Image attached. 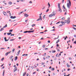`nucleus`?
Listing matches in <instances>:
<instances>
[{"instance_id":"nucleus-24","label":"nucleus","mask_w":76,"mask_h":76,"mask_svg":"<svg viewBox=\"0 0 76 76\" xmlns=\"http://www.w3.org/2000/svg\"><path fill=\"white\" fill-rule=\"evenodd\" d=\"M9 4H12V3L11 2H9Z\"/></svg>"},{"instance_id":"nucleus-16","label":"nucleus","mask_w":76,"mask_h":76,"mask_svg":"<svg viewBox=\"0 0 76 76\" xmlns=\"http://www.w3.org/2000/svg\"><path fill=\"white\" fill-rule=\"evenodd\" d=\"M17 59H18V57L17 56H16L15 58V61L17 60Z\"/></svg>"},{"instance_id":"nucleus-51","label":"nucleus","mask_w":76,"mask_h":76,"mask_svg":"<svg viewBox=\"0 0 76 76\" xmlns=\"http://www.w3.org/2000/svg\"><path fill=\"white\" fill-rule=\"evenodd\" d=\"M48 43H50V40H48Z\"/></svg>"},{"instance_id":"nucleus-20","label":"nucleus","mask_w":76,"mask_h":76,"mask_svg":"<svg viewBox=\"0 0 76 76\" xmlns=\"http://www.w3.org/2000/svg\"><path fill=\"white\" fill-rule=\"evenodd\" d=\"M13 56H11V57H10V60H11V59H12V58H13Z\"/></svg>"},{"instance_id":"nucleus-53","label":"nucleus","mask_w":76,"mask_h":76,"mask_svg":"<svg viewBox=\"0 0 76 76\" xmlns=\"http://www.w3.org/2000/svg\"><path fill=\"white\" fill-rule=\"evenodd\" d=\"M44 33V32H40V34H43Z\"/></svg>"},{"instance_id":"nucleus-18","label":"nucleus","mask_w":76,"mask_h":76,"mask_svg":"<svg viewBox=\"0 0 76 76\" xmlns=\"http://www.w3.org/2000/svg\"><path fill=\"white\" fill-rule=\"evenodd\" d=\"M7 24H6L5 26H4L3 28H6V27H7Z\"/></svg>"},{"instance_id":"nucleus-26","label":"nucleus","mask_w":76,"mask_h":76,"mask_svg":"<svg viewBox=\"0 0 76 76\" xmlns=\"http://www.w3.org/2000/svg\"><path fill=\"white\" fill-rule=\"evenodd\" d=\"M51 70H53V71H54V68H52Z\"/></svg>"},{"instance_id":"nucleus-29","label":"nucleus","mask_w":76,"mask_h":76,"mask_svg":"<svg viewBox=\"0 0 76 76\" xmlns=\"http://www.w3.org/2000/svg\"><path fill=\"white\" fill-rule=\"evenodd\" d=\"M67 66L68 67H70V65L69 64H67Z\"/></svg>"},{"instance_id":"nucleus-13","label":"nucleus","mask_w":76,"mask_h":76,"mask_svg":"<svg viewBox=\"0 0 76 76\" xmlns=\"http://www.w3.org/2000/svg\"><path fill=\"white\" fill-rule=\"evenodd\" d=\"M20 50H19L18 52H17V56H18V55H19V53H20Z\"/></svg>"},{"instance_id":"nucleus-28","label":"nucleus","mask_w":76,"mask_h":76,"mask_svg":"<svg viewBox=\"0 0 76 76\" xmlns=\"http://www.w3.org/2000/svg\"><path fill=\"white\" fill-rule=\"evenodd\" d=\"M12 31H13V29H12V30H10L9 31V32H12Z\"/></svg>"},{"instance_id":"nucleus-31","label":"nucleus","mask_w":76,"mask_h":76,"mask_svg":"<svg viewBox=\"0 0 76 76\" xmlns=\"http://www.w3.org/2000/svg\"><path fill=\"white\" fill-rule=\"evenodd\" d=\"M34 31V30L31 31H30V33H33Z\"/></svg>"},{"instance_id":"nucleus-23","label":"nucleus","mask_w":76,"mask_h":76,"mask_svg":"<svg viewBox=\"0 0 76 76\" xmlns=\"http://www.w3.org/2000/svg\"><path fill=\"white\" fill-rule=\"evenodd\" d=\"M52 53H55L56 52V51L55 50H53L52 51Z\"/></svg>"},{"instance_id":"nucleus-1","label":"nucleus","mask_w":76,"mask_h":76,"mask_svg":"<svg viewBox=\"0 0 76 76\" xmlns=\"http://www.w3.org/2000/svg\"><path fill=\"white\" fill-rule=\"evenodd\" d=\"M70 6H71V2H70V1L69 0V2L67 4V7L68 9H70Z\"/></svg>"},{"instance_id":"nucleus-21","label":"nucleus","mask_w":76,"mask_h":76,"mask_svg":"<svg viewBox=\"0 0 76 76\" xmlns=\"http://www.w3.org/2000/svg\"><path fill=\"white\" fill-rule=\"evenodd\" d=\"M15 48H13L12 49V53H14L15 52Z\"/></svg>"},{"instance_id":"nucleus-27","label":"nucleus","mask_w":76,"mask_h":76,"mask_svg":"<svg viewBox=\"0 0 76 76\" xmlns=\"http://www.w3.org/2000/svg\"><path fill=\"white\" fill-rule=\"evenodd\" d=\"M4 28H1V29H0V31H3V30L4 29H3Z\"/></svg>"},{"instance_id":"nucleus-62","label":"nucleus","mask_w":76,"mask_h":76,"mask_svg":"<svg viewBox=\"0 0 76 76\" xmlns=\"http://www.w3.org/2000/svg\"><path fill=\"white\" fill-rule=\"evenodd\" d=\"M25 56V54H23L22 55V56Z\"/></svg>"},{"instance_id":"nucleus-7","label":"nucleus","mask_w":76,"mask_h":76,"mask_svg":"<svg viewBox=\"0 0 76 76\" xmlns=\"http://www.w3.org/2000/svg\"><path fill=\"white\" fill-rule=\"evenodd\" d=\"M61 23L62 24V25H65V22H64V21H61Z\"/></svg>"},{"instance_id":"nucleus-19","label":"nucleus","mask_w":76,"mask_h":76,"mask_svg":"<svg viewBox=\"0 0 76 76\" xmlns=\"http://www.w3.org/2000/svg\"><path fill=\"white\" fill-rule=\"evenodd\" d=\"M50 56H47V57H46V58H50Z\"/></svg>"},{"instance_id":"nucleus-50","label":"nucleus","mask_w":76,"mask_h":76,"mask_svg":"<svg viewBox=\"0 0 76 76\" xmlns=\"http://www.w3.org/2000/svg\"><path fill=\"white\" fill-rule=\"evenodd\" d=\"M37 71H39V69H37Z\"/></svg>"},{"instance_id":"nucleus-61","label":"nucleus","mask_w":76,"mask_h":76,"mask_svg":"<svg viewBox=\"0 0 76 76\" xmlns=\"http://www.w3.org/2000/svg\"><path fill=\"white\" fill-rule=\"evenodd\" d=\"M29 3H32V1H30V2H29Z\"/></svg>"},{"instance_id":"nucleus-47","label":"nucleus","mask_w":76,"mask_h":76,"mask_svg":"<svg viewBox=\"0 0 76 76\" xmlns=\"http://www.w3.org/2000/svg\"><path fill=\"white\" fill-rule=\"evenodd\" d=\"M7 54H10V52H9L7 53Z\"/></svg>"},{"instance_id":"nucleus-59","label":"nucleus","mask_w":76,"mask_h":76,"mask_svg":"<svg viewBox=\"0 0 76 76\" xmlns=\"http://www.w3.org/2000/svg\"><path fill=\"white\" fill-rule=\"evenodd\" d=\"M69 60H71L72 59V58L71 57H70L69 58Z\"/></svg>"},{"instance_id":"nucleus-2","label":"nucleus","mask_w":76,"mask_h":76,"mask_svg":"<svg viewBox=\"0 0 76 76\" xmlns=\"http://www.w3.org/2000/svg\"><path fill=\"white\" fill-rule=\"evenodd\" d=\"M58 8H59V11L60 12H62V10H61V8H60V4L59 3H58Z\"/></svg>"},{"instance_id":"nucleus-64","label":"nucleus","mask_w":76,"mask_h":76,"mask_svg":"<svg viewBox=\"0 0 76 76\" xmlns=\"http://www.w3.org/2000/svg\"><path fill=\"white\" fill-rule=\"evenodd\" d=\"M58 51H60V50L59 49H57Z\"/></svg>"},{"instance_id":"nucleus-46","label":"nucleus","mask_w":76,"mask_h":76,"mask_svg":"<svg viewBox=\"0 0 76 76\" xmlns=\"http://www.w3.org/2000/svg\"><path fill=\"white\" fill-rule=\"evenodd\" d=\"M27 32H28V33H31V31H28Z\"/></svg>"},{"instance_id":"nucleus-8","label":"nucleus","mask_w":76,"mask_h":76,"mask_svg":"<svg viewBox=\"0 0 76 76\" xmlns=\"http://www.w3.org/2000/svg\"><path fill=\"white\" fill-rule=\"evenodd\" d=\"M17 70V67H15V68L14 69V72H15Z\"/></svg>"},{"instance_id":"nucleus-34","label":"nucleus","mask_w":76,"mask_h":76,"mask_svg":"<svg viewBox=\"0 0 76 76\" xmlns=\"http://www.w3.org/2000/svg\"><path fill=\"white\" fill-rule=\"evenodd\" d=\"M39 18L40 19V20H42V18H41V16H39Z\"/></svg>"},{"instance_id":"nucleus-12","label":"nucleus","mask_w":76,"mask_h":76,"mask_svg":"<svg viewBox=\"0 0 76 76\" xmlns=\"http://www.w3.org/2000/svg\"><path fill=\"white\" fill-rule=\"evenodd\" d=\"M11 34H12V33L11 32L7 33V35H11Z\"/></svg>"},{"instance_id":"nucleus-36","label":"nucleus","mask_w":76,"mask_h":76,"mask_svg":"<svg viewBox=\"0 0 76 76\" xmlns=\"http://www.w3.org/2000/svg\"><path fill=\"white\" fill-rule=\"evenodd\" d=\"M61 20H64V18H61Z\"/></svg>"},{"instance_id":"nucleus-9","label":"nucleus","mask_w":76,"mask_h":76,"mask_svg":"<svg viewBox=\"0 0 76 76\" xmlns=\"http://www.w3.org/2000/svg\"><path fill=\"white\" fill-rule=\"evenodd\" d=\"M3 13L4 15V16H6V15H7L6 12H4V11L3 12Z\"/></svg>"},{"instance_id":"nucleus-38","label":"nucleus","mask_w":76,"mask_h":76,"mask_svg":"<svg viewBox=\"0 0 76 76\" xmlns=\"http://www.w3.org/2000/svg\"><path fill=\"white\" fill-rule=\"evenodd\" d=\"M43 19H45V15H44L43 17Z\"/></svg>"},{"instance_id":"nucleus-44","label":"nucleus","mask_w":76,"mask_h":76,"mask_svg":"<svg viewBox=\"0 0 76 76\" xmlns=\"http://www.w3.org/2000/svg\"><path fill=\"white\" fill-rule=\"evenodd\" d=\"M7 55H8V53H5V56H7Z\"/></svg>"},{"instance_id":"nucleus-56","label":"nucleus","mask_w":76,"mask_h":76,"mask_svg":"<svg viewBox=\"0 0 76 76\" xmlns=\"http://www.w3.org/2000/svg\"><path fill=\"white\" fill-rule=\"evenodd\" d=\"M45 49V50H48V48H44Z\"/></svg>"},{"instance_id":"nucleus-60","label":"nucleus","mask_w":76,"mask_h":76,"mask_svg":"<svg viewBox=\"0 0 76 76\" xmlns=\"http://www.w3.org/2000/svg\"><path fill=\"white\" fill-rule=\"evenodd\" d=\"M6 2V1H4L3 2V3H5Z\"/></svg>"},{"instance_id":"nucleus-52","label":"nucleus","mask_w":76,"mask_h":76,"mask_svg":"<svg viewBox=\"0 0 76 76\" xmlns=\"http://www.w3.org/2000/svg\"><path fill=\"white\" fill-rule=\"evenodd\" d=\"M62 24H61L60 25H59V26H62Z\"/></svg>"},{"instance_id":"nucleus-40","label":"nucleus","mask_w":76,"mask_h":76,"mask_svg":"<svg viewBox=\"0 0 76 76\" xmlns=\"http://www.w3.org/2000/svg\"><path fill=\"white\" fill-rule=\"evenodd\" d=\"M40 19H41L39 18V19H37V21H38V20H40Z\"/></svg>"},{"instance_id":"nucleus-41","label":"nucleus","mask_w":76,"mask_h":76,"mask_svg":"<svg viewBox=\"0 0 76 76\" xmlns=\"http://www.w3.org/2000/svg\"><path fill=\"white\" fill-rule=\"evenodd\" d=\"M35 73H36V72H34L33 73V75H34V74H35Z\"/></svg>"},{"instance_id":"nucleus-54","label":"nucleus","mask_w":76,"mask_h":76,"mask_svg":"<svg viewBox=\"0 0 76 76\" xmlns=\"http://www.w3.org/2000/svg\"><path fill=\"white\" fill-rule=\"evenodd\" d=\"M74 44H76V41H75L74 42Z\"/></svg>"},{"instance_id":"nucleus-30","label":"nucleus","mask_w":76,"mask_h":76,"mask_svg":"<svg viewBox=\"0 0 76 76\" xmlns=\"http://www.w3.org/2000/svg\"><path fill=\"white\" fill-rule=\"evenodd\" d=\"M4 73H5L4 71H3V76H4Z\"/></svg>"},{"instance_id":"nucleus-3","label":"nucleus","mask_w":76,"mask_h":76,"mask_svg":"<svg viewBox=\"0 0 76 76\" xmlns=\"http://www.w3.org/2000/svg\"><path fill=\"white\" fill-rule=\"evenodd\" d=\"M55 14H50L49 15V17L51 18V17H53V16H55Z\"/></svg>"},{"instance_id":"nucleus-25","label":"nucleus","mask_w":76,"mask_h":76,"mask_svg":"<svg viewBox=\"0 0 76 76\" xmlns=\"http://www.w3.org/2000/svg\"><path fill=\"white\" fill-rule=\"evenodd\" d=\"M48 6H49L48 8L50 7V3L49 2L48 3Z\"/></svg>"},{"instance_id":"nucleus-37","label":"nucleus","mask_w":76,"mask_h":76,"mask_svg":"<svg viewBox=\"0 0 76 76\" xmlns=\"http://www.w3.org/2000/svg\"><path fill=\"white\" fill-rule=\"evenodd\" d=\"M4 58H3L1 59V61H3V60H4Z\"/></svg>"},{"instance_id":"nucleus-14","label":"nucleus","mask_w":76,"mask_h":76,"mask_svg":"<svg viewBox=\"0 0 76 76\" xmlns=\"http://www.w3.org/2000/svg\"><path fill=\"white\" fill-rule=\"evenodd\" d=\"M25 75H26V72H25L23 73V76H25Z\"/></svg>"},{"instance_id":"nucleus-45","label":"nucleus","mask_w":76,"mask_h":76,"mask_svg":"<svg viewBox=\"0 0 76 76\" xmlns=\"http://www.w3.org/2000/svg\"><path fill=\"white\" fill-rule=\"evenodd\" d=\"M56 46H57V47H59V45H58V44H57V45H56Z\"/></svg>"},{"instance_id":"nucleus-63","label":"nucleus","mask_w":76,"mask_h":76,"mask_svg":"<svg viewBox=\"0 0 76 76\" xmlns=\"http://www.w3.org/2000/svg\"><path fill=\"white\" fill-rule=\"evenodd\" d=\"M73 26H75V27H76V25H73Z\"/></svg>"},{"instance_id":"nucleus-10","label":"nucleus","mask_w":76,"mask_h":76,"mask_svg":"<svg viewBox=\"0 0 76 76\" xmlns=\"http://www.w3.org/2000/svg\"><path fill=\"white\" fill-rule=\"evenodd\" d=\"M24 16H25V17H27L28 16H29V15H28L27 14H26L24 15Z\"/></svg>"},{"instance_id":"nucleus-57","label":"nucleus","mask_w":76,"mask_h":76,"mask_svg":"<svg viewBox=\"0 0 76 76\" xmlns=\"http://www.w3.org/2000/svg\"><path fill=\"white\" fill-rule=\"evenodd\" d=\"M7 13H10V11H7Z\"/></svg>"},{"instance_id":"nucleus-4","label":"nucleus","mask_w":76,"mask_h":76,"mask_svg":"<svg viewBox=\"0 0 76 76\" xmlns=\"http://www.w3.org/2000/svg\"><path fill=\"white\" fill-rule=\"evenodd\" d=\"M63 8L64 9V12H65V11H66V12H67V10H66V8H65V7H64V5L63 6Z\"/></svg>"},{"instance_id":"nucleus-48","label":"nucleus","mask_w":76,"mask_h":76,"mask_svg":"<svg viewBox=\"0 0 76 76\" xmlns=\"http://www.w3.org/2000/svg\"><path fill=\"white\" fill-rule=\"evenodd\" d=\"M14 39H10V41H14Z\"/></svg>"},{"instance_id":"nucleus-15","label":"nucleus","mask_w":76,"mask_h":76,"mask_svg":"<svg viewBox=\"0 0 76 76\" xmlns=\"http://www.w3.org/2000/svg\"><path fill=\"white\" fill-rule=\"evenodd\" d=\"M60 41V39H58L56 42V44H57V43L58 42Z\"/></svg>"},{"instance_id":"nucleus-33","label":"nucleus","mask_w":76,"mask_h":76,"mask_svg":"<svg viewBox=\"0 0 76 76\" xmlns=\"http://www.w3.org/2000/svg\"><path fill=\"white\" fill-rule=\"evenodd\" d=\"M45 47V45H44L43 46H42V47L43 48H44Z\"/></svg>"},{"instance_id":"nucleus-11","label":"nucleus","mask_w":76,"mask_h":76,"mask_svg":"<svg viewBox=\"0 0 76 76\" xmlns=\"http://www.w3.org/2000/svg\"><path fill=\"white\" fill-rule=\"evenodd\" d=\"M4 39L5 40V41H8V39H6V37H5L4 38Z\"/></svg>"},{"instance_id":"nucleus-39","label":"nucleus","mask_w":76,"mask_h":76,"mask_svg":"<svg viewBox=\"0 0 76 76\" xmlns=\"http://www.w3.org/2000/svg\"><path fill=\"white\" fill-rule=\"evenodd\" d=\"M49 11V9H48L47 10H46V12H48Z\"/></svg>"},{"instance_id":"nucleus-17","label":"nucleus","mask_w":76,"mask_h":76,"mask_svg":"<svg viewBox=\"0 0 76 76\" xmlns=\"http://www.w3.org/2000/svg\"><path fill=\"white\" fill-rule=\"evenodd\" d=\"M57 56L58 57H60V56H58V53H57V54L56 55V57H57Z\"/></svg>"},{"instance_id":"nucleus-22","label":"nucleus","mask_w":76,"mask_h":76,"mask_svg":"<svg viewBox=\"0 0 76 76\" xmlns=\"http://www.w3.org/2000/svg\"><path fill=\"white\" fill-rule=\"evenodd\" d=\"M36 25L35 24H33L31 25V26L32 27H34V26H35Z\"/></svg>"},{"instance_id":"nucleus-55","label":"nucleus","mask_w":76,"mask_h":76,"mask_svg":"<svg viewBox=\"0 0 76 76\" xmlns=\"http://www.w3.org/2000/svg\"><path fill=\"white\" fill-rule=\"evenodd\" d=\"M60 23V21H59L57 23H56V24H58V23Z\"/></svg>"},{"instance_id":"nucleus-32","label":"nucleus","mask_w":76,"mask_h":76,"mask_svg":"<svg viewBox=\"0 0 76 76\" xmlns=\"http://www.w3.org/2000/svg\"><path fill=\"white\" fill-rule=\"evenodd\" d=\"M27 32H28V31H26L23 32L24 33H27Z\"/></svg>"},{"instance_id":"nucleus-42","label":"nucleus","mask_w":76,"mask_h":76,"mask_svg":"<svg viewBox=\"0 0 76 76\" xmlns=\"http://www.w3.org/2000/svg\"><path fill=\"white\" fill-rule=\"evenodd\" d=\"M1 50H3V49H5V48H1Z\"/></svg>"},{"instance_id":"nucleus-5","label":"nucleus","mask_w":76,"mask_h":76,"mask_svg":"<svg viewBox=\"0 0 76 76\" xmlns=\"http://www.w3.org/2000/svg\"><path fill=\"white\" fill-rule=\"evenodd\" d=\"M70 20H65V23H70Z\"/></svg>"},{"instance_id":"nucleus-43","label":"nucleus","mask_w":76,"mask_h":76,"mask_svg":"<svg viewBox=\"0 0 76 76\" xmlns=\"http://www.w3.org/2000/svg\"><path fill=\"white\" fill-rule=\"evenodd\" d=\"M15 35V34H12L11 35V36H14Z\"/></svg>"},{"instance_id":"nucleus-35","label":"nucleus","mask_w":76,"mask_h":76,"mask_svg":"<svg viewBox=\"0 0 76 76\" xmlns=\"http://www.w3.org/2000/svg\"><path fill=\"white\" fill-rule=\"evenodd\" d=\"M67 36H66V38H64V40H66V38H67Z\"/></svg>"},{"instance_id":"nucleus-58","label":"nucleus","mask_w":76,"mask_h":76,"mask_svg":"<svg viewBox=\"0 0 76 76\" xmlns=\"http://www.w3.org/2000/svg\"><path fill=\"white\" fill-rule=\"evenodd\" d=\"M31 68L32 69H34V67L33 66H32L31 67Z\"/></svg>"},{"instance_id":"nucleus-49","label":"nucleus","mask_w":76,"mask_h":76,"mask_svg":"<svg viewBox=\"0 0 76 76\" xmlns=\"http://www.w3.org/2000/svg\"><path fill=\"white\" fill-rule=\"evenodd\" d=\"M58 37H59V36H58V38H55V39H58Z\"/></svg>"},{"instance_id":"nucleus-6","label":"nucleus","mask_w":76,"mask_h":76,"mask_svg":"<svg viewBox=\"0 0 76 76\" xmlns=\"http://www.w3.org/2000/svg\"><path fill=\"white\" fill-rule=\"evenodd\" d=\"M11 18V19H15V18H16V16H11L10 17Z\"/></svg>"}]
</instances>
